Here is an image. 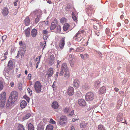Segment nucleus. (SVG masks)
<instances>
[{
    "label": "nucleus",
    "instance_id": "9b49d317",
    "mask_svg": "<svg viewBox=\"0 0 130 130\" xmlns=\"http://www.w3.org/2000/svg\"><path fill=\"white\" fill-rule=\"evenodd\" d=\"M65 37L62 38L60 41L59 47L61 49H62L64 47L65 44Z\"/></svg>",
    "mask_w": 130,
    "mask_h": 130
},
{
    "label": "nucleus",
    "instance_id": "f8f14e48",
    "mask_svg": "<svg viewBox=\"0 0 130 130\" xmlns=\"http://www.w3.org/2000/svg\"><path fill=\"white\" fill-rule=\"evenodd\" d=\"M79 105L82 106H84L86 105V102L85 101L82 99H79L78 101Z\"/></svg>",
    "mask_w": 130,
    "mask_h": 130
},
{
    "label": "nucleus",
    "instance_id": "4d7b16f0",
    "mask_svg": "<svg viewBox=\"0 0 130 130\" xmlns=\"http://www.w3.org/2000/svg\"><path fill=\"white\" fill-rule=\"evenodd\" d=\"M44 42H45V43H40V45H41V46H43V45H44V44H45V45H44V47H45V45H46V42H45V41H44Z\"/></svg>",
    "mask_w": 130,
    "mask_h": 130
},
{
    "label": "nucleus",
    "instance_id": "f03ea898",
    "mask_svg": "<svg viewBox=\"0 0 130 130\" xmlns=\"http://www.w3.org/2000/svg\"><path fill=\"white\" fill-rule=\"evenodd\" d=\"M68 68L66 63H64L62 65L61 70L59 73V75L62 76L63 75L64 72L68 71Z\"/></svg>",
    "mask_w": 130,
    "mask_h": 130
},
{
    "label": "nucleus",
    "instance_id": "f3484780",
    "mask_svg": "<svg viewBox=\"0 0 130 130\" xmlns=\"http://www.w3.org/2000/svg\"><path fill=\"white\" fill-rule=\"evenodd\" d=\"M31 33L32 37H35L37 34V30L35 29H33L31 31Z\"/></svg>",
    "mask_w": 130,
    "mask_h": 130
},
{
    "label": "nucleus",
    "instance_id": "4c0bfd02",
    "mask_svg": "<svg viewBox=\"0 0 130 130\" xmlns=\"http://www.w3.org/2000/svg\"><path fill=\"white\" fill-rule=\"evenodd\" d=\"M72 18L75 21H77V18L73 12L72 13Z\"/></svg>",
    "mask_w": 130,
    "mask_h": 130
},
{
    "label": "nucleus",
    "instance_id": "e433bc0d",
    "mask_svg": "<svg viewBox=\"0 0 130 130\" xmlns=\"http://www.w3.org/2000/svg\"><path fill=\"white\" fill-rule=\"evenodd\" d=\"M18 130H25L23 126L21 124L19 125Z\"/></svg>",
    "mask_w": 130,
    "mask_h": 130
},
{
    "label": "nucleus",
    "instance_id": "6ab92c4d",
    "mask_svg": "<svg viewBox=\"0 0 130 130\" xmlns=\"http://www.w3.org/2000/svg\"><path fill=\"white\" fill-rule=\"evenodd\" d=\"M52 107L55 109H57L58 108L59 105L58 103L56 101H54L52 104Z\"/></svg>",
    "mask_w": 130,
    "mask_h": 130
},
{
    "label": "nucleus",
    "instance_id": "09e8293b",
    "mask_svg": "<svg viewBox=\"0 0 130 130\" xmlns=\"http://www.w3.org/2000/svg\"><path fill=\"white\" fill-rule=\"evenodd\" d=\"M24 98H25V99L28 102H29L30 100V99L28 97L26 96H24Z\"/></svg>",
    "mask_w": 130,
    "mask_h": 130
},
{
    "label": "nucleus",
    "instance_id": "cd10ccee",
    "mask_svg": "<svg viewBox=\"0 0 130 130\" xmlns=\"http://www.w3.org/2000/svg\"><path fill=\"white\" fill-rule=\"evenodd\" d=\"M41 56H39L37 58H36V61H38L36 67V68H37L38 65L39 64V62L40 60V58H41Z\"/></svg>",
    "mask_w": 130,
    "mask_h": 130
},
{
    "label": "nucleus",
    "instance_id": "aec40b11",
    "mask_svg": "<svg viewBox=\"0 0 130 130\" xmlns=\"http://www.w3.org/2000/svg\"><path fill=\"white\" fill-rule=\"evenodd\" d=\"M27 103L25 101H23L20 103V106L21 108H24L27 105Z\"/></svg>",
    "mask_w": 130,
    "mask_h": 130
},
{
    "label": "nucleus",
    "instance_id": "72a5a7b5",
    "mask_svg": "<svg viewBox=\"0 0 130 130\" xmlns=\"http://www.w3.org/2000/svg\"><path fill=\"white\" fill-rule=\"evenodd\" d=\"M84 48L83 47H80L79 48H77L76 50H75V52H81L83 51L84 50Z\"/></svg>",
    "mask_w": 130,
    "mask_h": 130
},
{
    "label": "nucleus",
    "instance_id": "6e6d98bb",
    "mask_svg": "<svg viewBox=\"0 0 130 130\" xmlns=\"http://www.w3.org/2000/svg\"><path fill=\"white\" fill-rule=\"evenodd\" d=\"M74 110H72V111H71V112L69 114V115L70 116H72V115L74 113Z\"/></svg>",
    "mask_w": 130,
    "mask_h": 130
},
{
    "label": "nucleus",
    "instance_id": "412c9836",
    "mask_svg": "<svg viewBox=\"0 0 130 130\" xmlns=\"http://www.w3.org/2000/svg\"><path fill=\"white\" fill-rule=\"evenodd\" d=\"M8 66L10 69H12L13 67V64L12 61L11 60H10L8 64Z\"/></svg>",
    "mask_w": 130,
    "mask_h": 130
},
{
    "label": "nucleus",
    "instance_id": "473e14b6",
    "mask_svg": "<svg viewBox=\"0 0 130 130\" xmlns=\"http://www.w3.org/2000/svg\"><path fill=\"white\" fill-rule=\"evenodd\" d=\"M70 108L69 107H66L63 109V111L64 113H67L70 111Z\"/></svg>",
    "mask_w": 130,
    "mask_h": 130
},
{
    "label": "nucleus",
    "instance_id": "c85d7f7f",
    "mask_svg": "<svg viewBox=\"0 0 130 130\" xmlns=\"http://www.w3.org/2000/svg\"><path fill=\"white\" fill-rule=\"evenodd\" d=\"M6 99H1V105L2 106H4L5 105Z\"/></svg>",
    "mask_w": 130,
    "mask_h": 130
},
{
    "label": "nucleus",
    "instance_id": "393cba45",
    "mask_svg": "<svg viewBox=\"0 0 130 130\" xmlns=\"http://www.w3.org/2000/svg\"><path fill=\"white\" fill-rule=\"evenodd\" d=\"M69 26V24L68 23H66L64 24L63 26V29L64 31L67 30Z\"/></svg>",
    "mask_w": 130,
    "mask_h": 130
},
{
    "label": "nucleus",
    "instance_id": "f257e3e1",
    "mask_svg": "<svg viewBox=\"0 0 130 130\" xmlns=\"http://www.w3.org/2000/svg\"><path fill=\"white\" fill-rule=\"evenodd\" d=\"M42 85L39 81L36 82L34 85V88L35 91L38 93L40 92L41 91Z\"/></svg>",
    "mask_w": 130,
    "mask_h": 130
},
{
    "label": "nucleus",
    "instance_id": "20e7f679",
    "mask_svg": "<svg viewBox=\"0 0 130 130\" xmlns=\"http://www.w3.org/2000/svg\"><path fill=\"white\" fill-rule=\"evenodd\" d=\"M67 120V117L64 116L60 117V120L59 122V124L61 125H63L66 123Z\"/></svg>",
    "mask_w": 130,
    "mask_h": 130
},
{
    "label": "nucleus",
    "instance_id": "7c9ffc66",
    "mask_svg": "<svg viewBox=\"0 0 130 130\" xmlns=\"http://www.w3.org/2000/svg\"><path fill=\"white\" fill-rule=\"evenodd\" d=\"M100 82L98 81H96L94 83V86L95 88H97L99 86Z\"/></svg>",
    "mask_w": 130,
    "mask_h": 130
},
{
    "label": "nucleus",
    "instance_id": "0e129e2a",
    "mask_svg": "<svg viewBox=\"0 0 130 130\" xmlns=\"http://www.w3.org/2000/svg\"><path fill=\"white\" fill-rule=\"evenodd\" d=\"M28 77L29 78H30L29 79H30V78L31 77V74H29L28 75Z\"/></svg>",
    "mask_w": 130,
    "mask_h": 130
},
{
    "label": "nucleus",
    "instance_id": "bb28decb",
    "mask_svg": "<svg viewBox=\"0 0 130 130\" xmlns=\"http://www.w3.org/2000/svg\"><path fill=\"white\" fill-rule=\"evenodd\" d=\"M30 23V20L28 17L27 18L25 19V24L26 26H28Z\"/></svg>",
    "mask_w": 130,
    "mask_h": 130
},
{
    "label": "nucleus",
    "instance_id": "de8ad7c7",
    "mask_svg": "<svg viewBox=\"0 0 130 130\" xmlns=\"http://www.w3.org/2000/svg\"><path fill=\"white\" fill-rule=\"evenodd\" d=\"M2 39L3 42L4 41V40H5L7 38V36L6 35H5L3 36L2 37Z\"/></svg>",
    "mask_w": 130,
    "mask_h": 130
},
{
    "label": "nucleus",
    "instance_id": "423d86ee",
    "mask_svg": "<svg viewBox=\"0 0 130 130\" xmlns=\"http://www.w3.org/2000/svg\"><path fill=\"white\" fill-rule=\"evenodd\" d=\"M14 102L11 97H9L6 104L7 107H11L13 105Z\"/></svg>",
    "mask_w": 130,
    "mask_h": 130
},
{
    "label": "nucleus",
    "instance_id": "a211bd4d",
    "mask_svg": "<svg viewBox=\"0 0 130 130\" xmlns=\"http://www.w3.org/2000/svg\"><path fill=\"white\" fill-rule=\"evenodd\" d=\"M123 117L122 113H120L118 114L117 117V120L118 121H120L122 120Z\"/></svg>",
    "mask_w": 130,
    "mask_h": 130
},
{
    "label": "nucleus",
    "instance_id": "864d4df0",
    "mask_svg": "<svg viewBox=\"0 0 130 130\" xmlns=\"http://www.w3.org/2000/svg\"><path fill=\"white\" fill-rule=\"evenodd\" d=\"M48 21H46L45 22V21H44L43 22V24H45L46 26H48Z\"/></svg>",
    "mask_w": 130,
    "mask_h": 130
},
{
    "label": "nucleus",
    "instance_id": "4be33fe9",
    "mask_svg": "<svg viewBox=\"0 0 130 130\" xmlns=\"http://www.w3.org/2000/svg\"><path fill=\"white\" fill-rule=\"evenodd\" d=\"M87 125V123L84 121H82L80 123V126L81 128H85Z\"/></svg>",
    "mask_w": 130,
    "mask_h": 130
},
{
    "label": "nucleus",
    "instance_id": "c756f323",
    "mask_svg": "<svg viewBox=\"0 0 130 130\" xmlns=\"http://www.w3.org/2000/svg\"><path fill=\"white\" fill-rule=\"evenodd\" d=\"M99 130H106L105 128L102 125H100L98 126Z\"/></svg>",
    "mask_w": 130,
    "mask_h": 130
},
{
    "label": "nucleus",
    "instance_id": "052dcab7",
    "mask_svg": "<svg viewBox=\"0 0 130 130\" xmlns=\"http://www.w3.org/2000/svg\"><path fill=\"white\" fill-rule=\"evenodd\" d=\"M71 129L70 130H74L75 128L74 126H72L71 127Z\"/></svg>",
    "mask_w": 130,
    "mask_h": 130
},
{
    "label": "nucleus",
    "instance_id": "0eeeda50",
    "mask_svg": "<svg viewBox=\"0 0 130 130\" xmlns=\"http://www.w3.org/2000/svg\"><path fill=\"white\" fill-rule=\"evenodd\" d=\"M53 73V69L52 68H50L47 70L46 76L47 78L50 77L52 75Z\"/></svg>",
    "mask_w": 130,
    "mask_h": 130
},
{
    "label": "nucleus",
    "instance_id": "1a4fd4ad",
    "mask_svg": "<svg viewBox=\"0 0 130 130\" xmlns=\"http://www.w3.org/2000/svg\"><path fill=\"white\" fill-rule=\"evenodd\" d=\"M57 20L56 19H55L54 20V22H53L51 24L50 27L51 29L52 30H54L56 27V26H57Z\"/></svg>",
    "mask_w": 130,
    "mask_h": 130
},
{
    "label": "nucleus",
    "instance_id": "3c124183",
    "mask_svg": "<svg viewBox=\"0 0 130 130\" xmlns=\"http://www.w3.org/2000/svg\"><path fill=\"white\" fill-rule=\"evenodd\" d=\"M74 120H72V121L74 122L75 121L78 120L79 119V118H78V117H77V118H76V117H75L74 118Z\"/></svg>",
    "mask_w": 130,
    "mask_h": 130
},
{
    "label": "nucleus",
    "instance_id": "a19ab883",
    "mask_svg": "<svg viewBox=\"0 0 130 130\" xmlns=\"http://www.w3.org/2000/svg\"><path fill=\"white\" fill-rule=\"evenodd\" d=\"M3 87V84L2 82L0 81V91L2 90Z\"/></svg>",
    "mask_w": 130,
    "mask_h": 130
},
{
    "label": "nucleus",
    "instance_id": "49530a36",
    "mask_svg": "<svg viewBox=\"0 0 130 130\" xmlns=\"http://www.w3.org/2000/svg\"><path fill=\"white\" fill-rule=\"evenodd\" d=\"M21 54L20 55H21V58H22L24 56V54L25 53V51H21Z\"/></svg>",
    "mask_w": 130,
    "mask_h": 130
},
{
    "label": "nucleus",
    "instance_id": "58836bf2",
    "mask_svg": "<svg viewBox=\"0 0 130 130\" xmlns=\"http://www.w3.org/2000/svg\"><path fill=\"white\" fill-rule=\"evenodd\" d=\"M56 29L57 32H60L61 30L60 26L59 25H57Z\"/></svg>",
    "mask_w": 130,
    "mask_h": 130
},
{
    "label": "nucleus",
    "instance_id": "37998d69",
    "mask_svg": "<svg viewBox=\"0 0 130 130\" xmlns=\"http://www.w3.org/2000/svg\"><path fill=\"white\" fill-rule=\"evenodd\" d=\"M48 31L47 29L44 30L42 31V34H46L48 33Z\"/></svg>",
    "mask_w": 130,
    "mask_h": 130
},
{
    "label": "nucleus",
    "instance_id": "f704fd0d",
    "mask_svg": "<svg viewBox=\"0 0 130 130\" xmlns=\"http://www.w3.org/2000/svg\"><path fill=\"white\" fill-rule=\"evenodd\" d=\"M31 116V115L29 113H28L25 115L23 117L24 120L28 119Z\"/></svg>",
    "mask_w": 130,
    "mask_h": 130
},
{
    "label": "nucleus",
    "instance_id": "4468645a",
    "mask_svg": "<svg viewBox=\"0 0 130 130\" xmlns=\"http://www.w3.org/2000/svg\"><path fill=\"white\" fill-rule=\"evenodd\" d=\"M79 82L77 79L74 80L73 82V84L74 87L76 88H78L79 86Z\"/></svg>",
    "mask_w": 130,
    "mask_h": 130
},
{
    "label": "nucleus",
    "instance_id": "8fccbe9b",
    "mask_svg": "<svg viewBox=\"0 0 130 130\" xmlns=\"http://www.w3.org/2000/svg\"><path fill=\"white\" fill-rule=\"evenodd\" d=\"M50 123H51L55 124L56 123V122L55 121H54L53 119H51L50 121Z\"/></svg>",
    "mask_w": 130,
    "mask_h": 130
},
{
    "label": "nucleus",
    "instance_id": "7ed1b4c3",
    "mask_svg": "<svg viewBox=\"0 0 130 130\" xmlns=\"http://www.w3.org/2000/svg\"><path fill=\"white\" fill-rule=\"evenodd\" d=\"M94 98V94L91 92H89L87 93L85 96V99L87 101H91Z\"/></svg>",
    "mask_w": 130,
    "mask_h": 130
},
{
    "label": "nucleus",
    "instance_id": "9d476101",
    "mask_svg": "<svg viewBox=\"0 0 130 130\" xmlns=\"http://www.w3.org/2000/svg\"><path fill=\"white\" fill-rule=\"evenodd\" d=\"M74 93V89L72 87H69L68 89V94L69 95H72Z\"/></svg>",
    "mask_w": 130,
    "mask_h": 130
},
{
    "label": "nucleus",
    "instance_id": "ddd939ff",
    "mask_svg": "<svg viewBox=\"0 0 130 130\" xmlns=\"http://www.w3.org/2000/svg\"><path fill=\"white\" fill-rule=\"evenodd\" d=\"M106 90V87L105 86H103L99 89V94H102L105 93Z\"/></svg>",
    "mask_w": 130,
    "mask_h": 130
},
{
    "label": "nucleus",
    "instance_id": "c03bdc74",
    "mask_svg": "<svg viewBox=\"0 0 130 130\" xmlns=\"http://www.w3.org/2000/svg\"><path fill=\"white\" fill-rule=\"evenodd\" d=\"M84 32V30H79V31L78 32L77 34V36L79 34L80 35V34L81 33H83V32Z\"/></svg>",
    "mask_w": 130,
    "mask_h": 130
},
{
    "label": "nucleus",
    "instance_id": "680f3d73",
    "mask_svg": "<svg viewBox=\"0 0 130 130\" xmlns=\"http://www.w3.org/2000/svg\"><path fill=\"white\" fill-rule=\"evenodd\" d=\"M84 56L85 57L87 58L88 57L89 55L87 54H85L84 55Z\"/></svg>",
    "mask_w": 130,
    "mask_h": 130
},
{
    "label": "nucleus",
    "instance_id": "338daca9",
    "mask_svg": "<svg viewBox=\"0 0 130 130\" xmlns=\"http://www.w3.org/2000/svg\"><path fill=\"white\" fill-rule=\"evenodd\" d=\"M21 75V74H20L17 75V77L18 78H20Z\"/></svg>",
    "mask_w": 130,
    "mask_h": 130
},
{
    "label": "nucleus",
    "instance_id": "dca6fc26",
    "mask_svg": "<svg viewBox=\"0 0 130 130\" xmlns=\"http://www.w3.org/2000/svg\"><path fill=\"white\" fill-rule=\"evenodd\" d=\"M78 35L77 36L76 34L75 36L74 37V38L75 40H77L78 41H80L83 38V37L80 35L78 34Z\"/></svg>",
    "mask_w": 130,
    "mask_h": 130
},
{
    "label": "nucleus",
    "instance_id": "79ce46f5",
    "mask_svg": "<svg viewBox=\"0 0 130 130\" xmlns=\"http://www.w3.org/2000/svg\"><path fill=\"white\" fill-rule=\"evenodd\" d=\"M18 86L20 90H21L22 86V83H19L18 84Z\"/></svg>",
    "mask_w": 130,
    "mask_h": 130
},
{
    "label": "nucleus",
    "instance_id": "e2e57ef3",
    "mask_svg": "<svg viewBox=\"0 0 130 130\" xmlns=\"http://www.w3.org/2000/svg\"><path fill=\"white\" fill-rule=\"evenodd\" d=\"M114 90H115V91L117 92H118L119 90V89L117 88H115Z\"/></svg>",
    "mask_w": 130,
    "mask_h": 130
},
{
    "label": "nucleus",
    "instance_id": "603ef678",
    "mask_svg": "<svg viewBox=\"0 0 130 130\" xmlns=\"http://www.w3.org/2000/svg\"><path fill=\"white\" fill-rule=\"evenodd\" d=\"M47 37L46 35H44L43 37V38L44 39V40H46L47 39Z\"/></svg>",
    "mask_w": 130,
    "mask_h": 130
},
{
    "label": "nucleus",
    "instance_id": "c9c22d12",
    "mask_svg": "<svg viewBox=\"0 0 130 130\" xmlns=\"http://www.w3.org/2000/svg\"><path fill=\"white\" fill-rule=\"evenodd\" d=\"M70 56L71 57V58H70V64L71 66L72 67H73L74 63L73 61H72V60L73 59H72V56L71 55Z\"/></svg>",
    "mask_w": 130,
    "mask_h": 130
},
{
    "label": "nucleus",
    "instance_id": "13d9d810",
    "mask_svg": "<svg viewBox=\"0 0 130 130\" xmlns=\"http://www.w3.org/2000/svg\"><path fill=\"white\" fill-rule=\"evenodd\" d=\"M58 72H56V73L55 74V79H56V78H57V77L58 76Z\"/></svg>",
    "mask_w": 130,
    "mask_h": 130
},
{
    "label": "nucleus",
    "instance_id": "ea45409f",
    "mask_svg": "<svg viewBox=\"0 0 130 130\" xmlns=\"http://www.w3.org/2000/svg\"><path fill=\"white\" fill-rule=\"evenodd\" d=\"M66 19L64 18H62L60 20V22L62 23H63L66 21Z\"/></svg>",
    "mask_w": 130,
    "mask_h": 130
},
{
    "label": "nucleus",
    "instance_id": "69168bd1",
    "mask_svg": "<svg viewBox=\"0 0 130 130\" xmlns=\"http://www.w3.org/2000/svg\"><path fill=\"white\" fill-rule=\"evenodd\" d=\"M80 56L82 58H83L84 57H85L84 56V55L83 54H81Z\"/></svg>",
    "mask_w": 130,
    "mask_h": 130
},
{
    "label": "nucleus",
    "instance_id": "39448f33",
    "mask_svg": "<svg viewBox=\"0 0 130 130\" xmlns=\"http://www.w3.org/2000/svg\"><path fill=\"white\" fill-rule=\"evenodd\" d=\"M18 95V93L16 91H13L11 92L9 97H11L13 101L15 102L17 98Z\"/></svg>",
    "mask_w": 130,
    "mask_h": 130
},
{
    "label": "nucleus",
    "instance_id": "6e6552de",
    "mask_svg": "<svg viewBox=\"0 0 130 130\" xmlns=\"http://www.w3.org/2000/svg\"><path fill=\"white\" fill-rule=\"evenodd\" d=\"M2 13L4 16L7 15L9 13L8 9L6 7H4L2 10Z\"/></svg>",
    "mask_w": 130,
    "mask_h": 130
},
{
    "label": "nucleus",
    "instance_id": "b1692460",
    "mask_svg": "<svg viewBox=\"0 0 130 130\" xmlns=\"http://www.w3.org/2000/svg\"><path fill=\"white\" fill-rule=\"evenodd\" d=\"M53 126L52 125L49 124L47 126L45 130H53Z\"/></svg>",
    "mask_w": 130,
    "mask_h": 130
},
{
    "label": "nucleus",
    "instance_id": "2f4dec72",
    "mask_svg": "<svg viewBox=\"0 0 130 130\" xmlns=\"http://www.w3.org/2000/svg\"><path fill=\"white\" fill-rule=\"evenodd\" d=\"M6 93L5 92H2L1 94V99H6Z\"/></svg>",
    "mask_w": 130,
    "mask_h": 130
},
{
    "label": "nucleus",
    "instance_id": "2eb2a0df",
    "mask_svg": "<svg viewBox=\"0 0 130 130\" xmlns=\"http://www.w3.org/2000/svg\"><path fill=\"white\" fill-rule=\"evenodd\" d=\"M63 74V78L64 79L67 80L69 78L70 75L69 71L64 72Z\"/></svg>",
    "mask_w": 130,
    "mask_h": 130
},
{
    "label": "nucleus",
    "instance_id": "5fc2aeb1",
    "mask_svg": "<svg viewBox=\"0 0 130 130\" xmlns=\"http://www.w3.org/2000/svg\"><path fill=\"white\" fill-rule=\"evenodd\" d=\"M10 85L11 86V87H13L14 86V83L13 82H11L10 83Z\"/></svg>",
    "mask_w": 130,
    "mask_h": 130
},
{
    "label": "nucleus",
    "instance_id": "bf43d9fd",
    "mask_svg": "<svg viewBox=\"0 0 130 130\" xmlns=\"http://www.w3.org/2000/svg\"><path fill=\"white\" fill-rule=\"evenodd\" d=\"M19 55H20V51H18V52L17 55L16 57L17 58H18L19 57Z\"/></svg>",
    "mask_w": 130,
    "mask_h": 130
},
{
    "label": "nucleus",
    "instance_id": "5701e85b",
    "mask_svg": "<svg viewBox=\"0 0 130 130\" xmlns=\"http://www.w3.org/2000/svg\"><path fill=\"white\" fill-rule=\"evenodd\" d=\"M30 30L29 28H28L25 30V34L27 37H28L29 36L30 33Z\"/></svg>",
    "mask_w": 130,
    "mask_h": 130
},
{
    "label": "nucleus",
    "instance_id": "774afa93",
    "mask_svg": "<svg viewBox=\"0 0 130 130\" xmlns=\"http://www.w3.org/2000/svg\"><path fill=\"white\" fill-rule=\"evenodd\" d=\"M14 5L15 6H17V3L15 2L14 3Z\"/></svg>",
    "mask_w": 130,
    "mask_h": 130
},
{
    "label": "nucleus",
    "instance_id": "a18cd8bd",
    "mask_svg": "<svg viewBox=\"0 0 130 130\" xmlns=\"http://www.w3.org/2000/svg\"><path fill=\"white\" fill-rule=\"evenodd\" d=\"M27 90L29 95H31L32 94V91H30V89L29 88H28Z\"/></svg>",
    "mask_w": 130,
    "mask_h": 130
},
{
    "label": "nucleus",
    "instance_id": "a878e982",
    "mask_svg": "<svg viewBox=\"0 0 130 130\" xmlns=\"http://www.w3.org/2000/svg\"><path fill=\"white\" fill-rule=\"evenodd\" d=\"M28 130H34L33 125L31 123H29L28 125Z\"/></svg>",
    "mask_w": 130,
    "mask_h": 130
}]
</instances>
